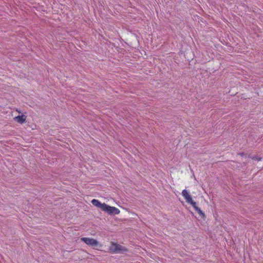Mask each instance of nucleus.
Masks as SVG:
<instances>
[{
    "mask_svg": "<svg viewBox=\"0 0 263 263\" xmlns=\"http://www.w3.org/2000/svg\"><path fill=\"white\" fill-rule=\"evenodd\" d=\"M182 196L185 199L187 203H190L202 217H204V214L202 212V211L200 210V209L196 205V202H195L193 200L192 197L189 194L188 192L186 190H183V191L182 192Z\"/></svg>",
    "mask_w": 263,
    "mask_h": 263,
    "instance_id": "1",
    "label": "nucleus"
},
{
    "mask_svg": "<svg viewBox=\"0 0 263 263\" xmlns=\"http://www.w3.org/2000/svg\"><path fill=\"white\" fill-rule=\"evenodd\" d=\"M182 196L185 199L187 203H190L202 217H204V214L202 212V211L200 210V209L196 205V202H195L193 200L192 197L189 194L188 192L186 190H183V191L182 192Z\"/></svg>",
    "mask_w": 263,
    "mask_h": 263,
    "instance_id": "2",
    "label": "nucleus"
},
{
    "mask_svg": "<svg viewBox=\"0 0 263 263\" xmlns=\"http://www.w3.org/2000/svg\"><path fill=\"white\" fill-rule=\"evenodd\" d=\"M109 250L112 253H119L122 252H125L127 250L120 245L111 242V246L109 247Z\"/></svg>",
    "mask_w": 263,
    "mask_h": 263,
    "instance_id": "3",
    "label": "nucleus"
},
{
    "mask_svg": "<svg viewBox=\"0 0 263 263\" xmlns=\"http://www.w3.org/2000/svg\"><path fill=\"white\" fill-rule=\"evenodd\" d=\"M105 208L103 209V211L108 213L110 215H117L120 213V210L114 206H109L106 204Z\"/></svg>",
    "mask_w": 263,
    "mask_h": 263,
    "instance_id": "4",
    "label": "nucleus"
},
{
    "mask_svg": "<svg viewBox=\"0 0 263 263\" xmlns=\"http://www.w3.org/2000/svg\"><path fill=\"white\" fill-rule=\"evenodd\" d=\"M81 240L84 242H85L87 245L90 246H97L99 244V242L95 239L87 238V237H82L81 238Z\"/></svg>",
    "mask_w": 263,
    "mask_h": 263,
    "instance_id": "5",
    "label": "nucleus"
},
{
    "mask_svg": "<svg viewBox=\"0 0 263 263\" xmlns=\"http://www.w3.org/2000/svg\"><path fill=\"white\" fill-rule=\"evenodd\" d=\"M91 203L93 205L100 208L102 211H103V209L105 208L104 206H105L106 205V204L104 203H101L99 201H98L97 199H93L91 201Z\"/></svg>",
    "mask_w": 263,
    "mask_h": 263,
    "instance_id": "6",
    "label": "nucleus"
},
{
    "mask_svg": "<svg viewBox=\"0 0 263 263\" xmlns=\"http://www.w3.org/2000/svg\"><path fill=\"white\" fill-rule=\"evenodd\" d=\"M26 117L25 115L18 116L14 118V120L20 123H23L25 122Z\"/></svg>",
    "mask_w": 263,
    "mask_h": 263,
    "instance_id": "7",
    "label": "nucleus"
},
{
    "mask_svg": "<svg viewBox=\"0 0 263 263\" xmlns=\"http://www.w3.org/2000/svg\"><path fill=\"white\" fill-rule=\"evenodd\" d=\"M252 159H256V160H257L258 161H260L261 160V158H258L257 157H253Z\"/></svg>",
    "mask_w": 263,
    "mask_h": 263,
    "instance_id": "8",
    "label": "nucleus"
},
{
    "mask_svg": "<svg viewBox=\"0 0 263 263\" xmlns=\"http://www.w3.org/2000/svg\"><path fill=\"white\" fill-rule=\"evenodd\" d=\"M239 155H240L241 156H243L246 154L244 153H239Z\"/></svg>",
    "mask_w": 263,
    "mask_h": 263,
    "instance_id": "9",
    "label": "nucleus"
}]
</instances>
